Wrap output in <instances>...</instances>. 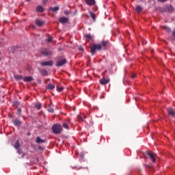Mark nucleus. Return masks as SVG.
Returning <instances> with one entry per match:
<instances>
[{"instance_id":"obj_1","label":"nucleus","mask_w":175,"mask_h":175,"mask_svg":"<svg viewBox=\"0 0 175 175\" xmlns=\"http://www.w3.org/2000/svg\"><path fill=\"white\" fill-rule=\"evenodd\" d=\"M52 131L55 135H59L62 132V126L60 124H55L52 126Z\"/></svg>"},{"instance_id":"obj_2","label":"nucleus","mask_w":175,"mask_h":175,"mask_svg":"<svg viewBox=\"0 0 175 175\" xmlns=\"http://www.w3.org/2000/svg\"><path fill=\"white\" fill-rule=\"evenodd\" d=\"M102 49V46L99 44H92L90 46V51L92 55H95V53H96V50H100Z\"/></svg>"},{"instance_id":"obj_3","label":"nucleus","mask_w":175,"mask_h":175,"mask_svg":"<svg viewBox=\"0 0 175 175\" xmlns=\"http://www.w3.org/2000/svg\"><path fill=\"white\" fill-rule=\"evenodd\" d=\"M68 60H66V59H62V60H58L56 62V66L60 68L61 66H64V65H65V64H67Z\"/></svg>"},{"instance_id":"obj_4","label":"nucleus","mask_w":175,"mask_h":175,"mask_svg":"<svg viewBox=\"0 0 175 175\" xmlns=\"http://www.w3.org/2000/svg\"><path fill=\"white\" fill-rule=\"evenodd\" d=\"M54 62L53 60L45 61L40 63L41 66H53Z\"/></svg>"},{"instance_id":"obj_5","label":"nucleus","mask_w":175,"mask_h":175,"mask_svg":"<svg viewBox=\"0 0 175 175\" xmlns=\"http://www.w3.org/2000/svg\"><path fill=\"white\" fill-rule=\"evenodd\" d=\"M167 114L168 116H170V117H175V111L173 108L169 107L167 109Z\"/></svg>"},{"instance_id":"obj_6","label":"nucleus","mask_w":175,"mask_h":175,"mask_svg":"<svg viewBox=\"0 0 175 175\" xmlns=\"http://www.w3.org/2000/svg\"><path fill=\"white\" fill-rule=\"evenodd\" d=\"M100 84L101 85H106V84L109 83L110 81V79H106V78L103 77L101 79H100Z\"/></svg>"},{"instance_id":"obj_7","label":"nucleus","mask_w":175,"mask_h":175,"mask_svg":"<svg viewBox=\"0 0 175 175\" xmlns=\"http://www.w3.org/2000/svg\"><path fill=\"white\" fill-rule=\"evenodd\" d=\"M146 155H148L149 158H150L152 162L155 163V161H157L156 159H155V154H154L153 153L148 152H146Z\"/></svg>"},{"instance_id":"obj_8","label":"nucleus","mask_w":175,"mask_h":175,"mask_svg":"<svg viewBox=\"0 0 175 175\" xmlns=\"http://www.w3.org/2000/svg\"><path fill=\"white\" fill-rule=\"evenodd\" d=\"M59 21L61 23V24H66V23L69 21V19L65 16H63L59 18Z\"/></svg>"},{"instance_id":"obj_9","label":"nucleus","mask_w":175,"mask_h":175,"mask_svg":"<svg viewBox=\"0 0 175 175\" xmlns=\"http://www.w3.org/2000/svg\"><path fill=\"white\" fill-rule=\"evenodd\" d=\"M84 120H85V115L81 113L78 116V121L79 122H84Z\"/></svg>"},{"instance_id":"obj_10","label":"nucleus","mask_w":175,"mask_h":175,"mask_svg":"<svg viewBox=\"0 0 175 175\" xmlns=\"http://www.w3.org/2000/svg\"><path fill=\"white\" fill-rule=\"evenodd\" d=\"M85 2L89 6H94V5L95 4V0H85Z\"/></svg>"},{"instance_id":"obj_11","label":"nucleus","mask_w":175,"mask_h":175,"mask_svg":"<svg viewBox=\"0 0 175 175\" xmlns=\"http://www.w3.org/2000/svg\"><path fill=\"white\" fill-rule=\"evenodd\" d=\"M36 24L38 25V27H43L44 25V21H40V20H36Z\"/></svg>"},{"instance_id":"obj_12","label":"nucleus","mask_w":175,"mask_h":175,"mask_svg":"<svg viewBox=\"0 0 175 175\" xmlns=\"http://www.w3.org/2000/svg\"><path fill=\"white\" fill-rule=\"evenodd\" d=\"M101 46V49H106L107 44H109L108 41H102L100 44H99Z\"/></svg>"},{"instance_id":"obj_13","label":"nucleus","mask_w":175,"mask_h":175,"mask_svg":"<svg viewBox=\"0 0 175 175\" xmlns=\"http://www.w3.org/2000/svg\"><path fill=\"white\" fill-rule=\"evenodd\" d=\"M46 90H49V91H53V90H54V88H55V85H53L51 83L48 84L46 86Z\"/></svg>"},{"instance_id":"obj_14","label":"nucleus","mask_w":175,"mask_h":175,"mask_svg":"<svg viewBox=\"0 0 175 175\" xmlns=\"http://www.w3.org/2000/svg\"><path fill=\"white\" fill-rule=\"evenodd\" d=\"M49 10H51V12H52L53 13H55V12H58V10H59V7L58 6H55L53 8H49Z\"/></svg>"},{"instance_id":"obj_15","label":"nucleus","mask_w":175,"mask_h":175,"mask_svg":"<svg viewBox=\"0 0 175 175\" xmlns=\"http://www.w3.org/2000/svg\"><path fill=\"white\" fill-rule=\"evenodd\" d=\"M36 143H37L38 144H40V143H46V141L42 139L41 138H40V137H37L36 139Z\"/></svg>"},{"instance_id":"obj_16","label":"nucleus","mask_w":175,"mask_h":175,"mask_svg":"<svg viewBox=\"0 0 175 175\" xmlns=\"http://www.w3.org/2000/svg\"><path fill=\"white\" fill-rule=\"evenodd\" d=\"M14 125H15V126H20V125H21V121L18 119H16L14 120Z\"/></svg>"},{"instance_id":"obj_17","label":"nucleus","mask_w":175,"mask_h":175,"mask_svg":"<svg viewBox=\"0 0 175 175\" xmlns=\"http://www.w3.org/2000/svg\"><path fill=\"white\" fill-rule=\"evenodd\" d=\"M23 80L24 81H27V82L33 81V78L32 77H25L23 79Z\"/></svg>"},{"instance_id":"obj_18","label":"nucleus","mask_w":175,"mask_h":175,"mask_svg":"<svg viewBox=\"0 0 175 175\" xmlns=\"http://www.w3.org/2000/svg\"><path fill=\"white\" fill-rule=\"evenodd\" d=\"M48 111L49 113H54V108L53 107V103H51V104L48 108Z\"/></svg>"},{"instance_id":"obj_19","label":"nucleus","mask_w":175,"mask_h":175,"mask_svg":"<svg viewBox=\"0 0 175 175\" xmlns=\"http://www.w3.org/2000/svg\"><path fill=\"white\" fill-rule=\"evenodd\" d=\"M68 122H69L68 120L64 122L62 124L63 128H64V129H69V124H68Z\"/></svg>"},{"instance_id":"obj_20","label":"nucleus","mask_w":175,"mask_h":175,"mask_svg":"<svg viewBox=\"0 0 175 175\" xmlns=\"http://www.w3.org/2000/svg\"><path fill=\"white\" fill-rule=\"evenodd\" d=\"M41 53L43 55H50V54H51V52L47 49L42 51Z\"/></svg>"},{"instance_id":"obj_21","label":"nucleus","mask_w":175,"mask_h":175,"mask_svg":"<svg viewBox=\"0 0 175 175\" xmlns=\"http://www.w3.org/2000/svg\"><path fill=\"white\" fill-rule=\"evenodd\" d=\"M85 38L86 39L87 42H89V40H92V36L91 34H85Z\"/></svg>"},{"instance_id":"obj_22","label":"nucleus","mask_w":175,"mask_h":175,"mask_svg":"<svg viewBox=\"0 0 175 175\" xmlns=\"http://www.w3.org/2000/svg\"><path fill=\"white\" fill-rule=\"evenodd\" d=\"M36 10H37L38 12H40V13H42V12H44L43 7H42V5H38V6L36 8Z\"/></svg>"},{"instance_id":"obj_23","label":"nucleus","mask_w":175,"mask_h":175,"mask_svg":"<svg viewBox=\"0 0 175 175\" xmlns=\"http://www.w3.org/2000/svg\"><path fill=\"white\" fill-rule=\"evenodd\" d=\"M143 10V9L140 7V5H137L135 8V12H137V13H140V12H142Z\"/></svg>"},{"instance_id":"obj_24","label":"nucleus","mask_w":175,"mask_h":175,"mask_svg":"<svg viewBox=\"0 0 175 175\" xmlns=\"http://www.w3.org/2000/svg\"><path fill=\"white\" fill-rule=\"evenodd\" d=\"M14 148L16 150H18L20 148V143L18 142V140H17L14 146Z\"/></svg>"},{"instance_id":"obj_25","label":"nucleus","mask_w":175,"mask_h":175,"mask_svg":"<svg viewBox=\"0 0 175 175\" xmlns=\"http://www.w3.org/2000/svg\"><path fill=\"white\" fill-rule=\"evenodd\" d=\"M14 79H15V80H23V76L16 75H14Z\"/></svg>"},{"instance_id":"obj_26","label":"nucleus","mask_w":175,"mask_h":175,"mask_svg":"<svg viewBox=\"0 0 175 175\" xmlns=\"http://www.w3.org/2000/svg\"><path fill=\"white\" fill-rule=\"evenodd\" d=\"M35 107L37 110H40L42 109V104L41 103H37L35 105Z\"/></svg>"},{"instance_id":"obj_27","label":"nucleus","mask_w":175,"mask_h":175,"mask_svg":"<svg viewBox=\"0 0 175 175\" xmlns=\"http://www.w3.org/2000/svg\"><path fill=\"white\" fill-rule=\"evenodd\" d=\"M167 12H173V6L172 5H167L166 7Z\"/></svg>"},{"instance_id":"obj_28","label":"nucleus","mask_w":175,"mask_h":175,"mask_svg":"<svg viewBox=\"0 0 175 175\" xmlns=\"http://www.w3.org/2000/svg\"><path fill=\"white\" fill-rule=\"evenodd\" d=\"M90 17H92L93 21H95V20H96L95 14L92 12H90Z\"/></svg>"},{"instance_id":"obj_29","label":"nucleus","mask_w":175,"mask_h":175,"mask_svg":"<svg viewBox=\"0 0 175 175\" xmlns=\"http://www.w3.org/2000/svg\"><path fill=\"white\" fill-rule=\"evenodd\" d=\"M41 75H42V76H47V75H49V72H47V70H41Z\"/></svg>"},{"instance_id":"obj_30","label":"nucleus","mask_w":175,"mask_h":175,"mask_svg":"<svg viewBox=\"0 0 175 175\" xmlns=\"http://www.w3.org/2000/svg\"><path fill=\"white\" fill-rule=\"evenodd\" d=\"M57 91H58L59 92H61L64 91V88L63 87L59 88L57 86Z\"/></svg>"},{"instance_id":"obj_31","label":"nucleus","mask_w":175,"mask_h":175,"mask_svg":"<svg viewBox=\"0 0 175 175\" xmlns=\"http://www.w3.org/2000/svg\"><path fill=\"white\" fill-rule=\"evenodd\" d=\"M162 28H163V29H165L167 31V32H170V28H169L166 26H163Z\"/></svg>"},{"instance_id":"obj_32","label":"nucleus","mask_w":175,"mask_h":175,"mask_svg":"<svg viewBox=\"0 0 175 175\" xmlns=\"http://www.w3.org/2000/svg\"><path fill=\"white\" fill-rule=\"evenodd\" d=\"M17 113H18V115H21V109L18 108L17 109Z\"/></svg>"},{"instance_id":"obj_33","label":"nucleus","mask_w":175,"mask_h":175,"mask_svg":"<svg viewBox=\"0 0 175 175\" xmlns=\"http://www.w3.org/2000/svg\"><path fill=\"white\" fill-rule=\"evenodd\" d=\"M64 14H65V16H68V14H69V11L66 10L64 12Z\"/></svg>"},{"instance_id":"obj_34","label":"nucleus","mask_w":175,"mask_h":175,"mask_svg":"<svg viewBox=\"0 0 175 175\" xmlns=\"http://www.w3.org/2000/svg\"><path fill=\"white\" fill-rule=\"evenodd\" d=\"M136 77V74H133L131 76V79H135Z\"/></svg>"},{"instance_id":"obj_35","label":"nucleus","mask_w":175,"mask_h":175,"mask_svg":"<svg viewBox=\"0 0 175 175\" xmlns=\"http://www.w3.org/2000/svg\"><path fill=\"white\" fill-rule=\"evenodd\" d=\"M46 41H47L48 42H51V38L49 37V38H47Z\"/></svg>"},{"instance_id":"obj_36","label":"nucleus","mask_w":175,"mask_h":175,"mask_svg":"<svg viewBox=\"0 0 175 175\" xmlns=\"http://www.w3.org/2000/svg\"><path fill=\"white\" fill-rule=\"evenodd\" d=\"M79 51H84V49L83 47L79 48Z\"/></svg>"},{"instance_id":"obj_37","label":"nucleus","mask_w":175,"mask_h":175,"mask_svg":"<svg viewBox=\"0 0 175 175\" xmlns=\"http://www.w3.org/2000/svg\"><path fill=\"white\" fill-rule=\"evenodd\" d=\"M42 3H43L44 5H46V3H47V1H46V0H44V1H42Z\"/></svg>"},{"instance_id":"obj_38","label":"nucleus","mask_w":175,"mask_h":175,"mask_svg":"<svg viewBox=\"0 0 175 175\" xmlns=\"http://www.w3.org/2000/svg\"><path fill=\"white\" fill-rule=\"evenodd\" d=\"M38 149H39V150H43V147H42V146H38Z\"/></svg>"},{"instance_id":"obj_39","label":"nucleus","mask_w":175,"mask_h":175,"mask_svg":"<svg viewBox=\"0 0 175 175\" xmlns=\"http://www.w3.org/2000/svg\"><path fill=\"white\" fill-rule=\"evenodd\" d=\"M83 17H88V14H83Z\"/></svg>"},{"instance_id":"obj_40","label":"nucleus","mask_w":175,"mask_h":175,"mask_svg":"<svg viewBox=\"0 0 175 175\" xmlns=\"http://www.w3.org/2000/svg\"><path fill=\"white\" fill-rule=\"evenodd\" d=\"M159 1V2H165V1H166V0H158Z\"/></svg>"},{"instance_id":"obj_41","label":"nucleus","mask_w":175,"mask_h":175,"mask_svg":"<svg viewBox=\"0 0 175 175\" xmlns=\"http://www.w3.org/2000/svg\"><path fill=\"white\" fill-rule=\"evenodd\" d=\"M172 35L175 38V31L172 32Z\"/></svg>"},{"instance_id":"obj_42","label":"nucleus","mask_w":175,"mask_h":175,"mask_svg":"<svg viewBox=\"0 0 175 175\" xmlns=\"http://www.w3.org/2000/svg\"><path fill=\"white\" fill-rule=\"evenodd\" d=\"M31 0H27L28 2H30Z\"/></svg>"},{"instance_id":"obj_43","label":"nucleus","mask_w":175,"mask_h":175,"mask_svg":"<svg viewBox=\"0 0 175 175\" xmlns=\"http://www.w3.org/2000/svg\"><path fill=\"white\" fill-rule=\"evenodd\" d=\"M1 57H0V61H1Z\"/></svg>"}]
</instances>
